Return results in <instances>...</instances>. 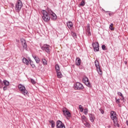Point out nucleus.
<instances>
[{"label":"nucleus","instance_id":"16","mask_svg":"<svg viewBox=\"0 0 128 128\" xmlns=\"http://www.w3.org/2000/svg\"><path fill=\"white\" fill-rule=\"evenodd\" d=\"M114 126L118 128L120 127V124L118 123V119H114L113 120Z\"/></svg>","mask_w":128,"mask_h":128},{"label":"nucleus","instance_id":"37","mask_svg":"<svg viewBox=\"0 0 128 128\" xmlns=\"http://www.w3.org/2000/svg\"><path fill=\"white\" fill-rule=\"evenodd\" d=\"M3 90H8V86H4L3 88Z\"/></svg>","mask_w":128,"mask_h":128},{"label":"nucleus","instance_id":"35","mask_svg":"<svg viewBox=\"0 0 128 128\" xmlns=\"http://www.w3.org/2000/svg\"><path fill=\"white\" fill-rule=\"evenodd\" d=\"M84 4H85L84 1L82 0L80 3V6H84Z\"/></svg>","mask_w":128,"mask_h":128},{"label":"nucleus","instance_id":"17","mask_svg":"<svg viewBox=\"0 0 128 128\" xmlns=\"http://www.w3.org/2000/svg\"><path fill=\"white\" fill-rule=\"evenodd\" d=\"M76 66H80V58H77L76 60Z\"/></svg>","mask_w":128,"mask_h":128},{"label":"nucleus","instance_id":"6","mask_svg":"<svg viewBox=\"0 0 128 128\" xmlns=\"http://www.w3.org/2000/svg\"><path fill=\"white\" fill-rule=\"evenodd\" d=\"M82 80L83 82H84L86 86H88V88H92V84H90V82L88 80V77H84Z\"/></svg>","mask_w":128,"mask_h":128},{"label":"nucleus","instance_id":"20","mask_svg":"<svg viewBox=\"0 0 128 128\" xmlns=\"http://www.w3.org/2000/svg\"><path fill=\"white\" fill-rule=\"evenodd\" d=\"M56 76L58 78H62V72H58L57 71Z\"/></svg>","mask_w":128,"mask_h":128},{"label":"nucleus","instance_id":"38","mask_svg":"<svg viewBox=\"0 0 128 128\" xmlns=\"http://www.w3.org/2000/svg\"><path fill=\"white\" fill-rule=\"evenodd\" d=\"M116 104H120V99H116Z\"/></svg>","mask_w":128,"mask_h":128},{"label":"nucleus","instance_id":"39","mask_svg":"<svg viewBox=\"0 0 128 128\" xmlns=\"http://www.w3.org/2000/svg\"><path fill=\"white\" fill-rule=\"evenodd\" d=\"M29 62H30V66H32V61L30 60H29Z\"/></svg>","mask_w":128,"mask_h":128},{"label":"nucleus","instance_id":"36","mask_svg":"<svg viewBox=\"0 0 128 128\" xmlns=\"http://www.w3.org/2000/svg\"><path fill=\"white\" fill-rule=\"evenodd\" d=\"M72 36H73V38H76V33H73L72 34Z\"/></svg>","mask_w":128,"mask_h":128},{"label":"nucleus","instance_id":"22","mask_svg":"<svg viewBox=\"0 0 128 128\" xmlns=\"http://www.w3.org/2000/svg\"><path fill=\"white\" fill-rule=\"evenodd\" d=\"M49 122L51 124L52 128H54V126H56V122H54V121L52 120L49 121Z\"/></svg>","mask_w":128,"mask_h":128},{"label":"nucleus","instance_id":"9","mask_svg":"<svg viewBox=\"0 0 128 128\" xmlns=\"http://www.w3.org/2000/svg\"><path fill=\"white\" fill-rule=\"evenodd\" d=\"M74 88L75 90H82L84 88V86L82 85V84L80 82H76L74 84Z\"/></svg>","mask_w":128,"mask_h":128},{"label":"nucleus","instance_id":"41","mask_svg":"<svg viewBox=\"0 0 128 128\" xmlns=\"http://www.w3.org/2000/svg\"><path fill=\"white\" fill-rule=\"evenodd\" d=\"M101 113H102V114H104V110H102V111L101 112Z\"/></svg>","mask_w":128,"mask_h":128},{"label":"nucleus","instance_id":"21","mask_svg":"<svg viewBox=\"0 0 128 128\" xmlns=\"http://www.w3.org/2000/svg\"><path fill=\"white\" fill-rule=\"evenodd\" d=\"M22 62H23L24 64H25L27 66L28 65V60L26 58H22Z\"/></svg>","mask_w":128,"mask_h":128},{"label":"nucleus","instance_id":"2","mask_svg":"<svg viewBox=\"0 0 128 128\" xmlns=\"http://www.w3.org/2000/svg\"><path fill=\"white\" fill-rule=\"evenodd\" d=\"M18 88L20 92H21V93L24 94V96H28V90L26 89V87L24 85L19 84Z\"/></svg>","mask_w":128,"mask_h":128},{"label":"nucleus","instance_id":"26","mask_svg":"<svg viewBox=\"0 0 128 128\" xmlns=\"http://www.w3.org/2000/svg\"><path fill=\"white\" fill-rule=\"evenodd\" d=\"M42 62L44 66H46V64H48V62H46V59L44 58L42 59Z\"/></svg>","mask_w":128,"mask_h":128},{"label":"nucleus","instance_id":"4","mask_svg":"<svg viewBox=\"0 0 128 128\" xmlns=\"http://www.w3.org/2000/svg\"><path fill=\"white\" fill-rule=\"evenodd\" d=\"M48 12V13L49 14H50L52 16V20H56V15L52 10H50V8H48L46 10Z\"/></svg>","mask_w":128,"mask_h":128},{"label":"nucleus","instance_id":"5","mask_svg":"<svg viewBox=\"0 0 128 128\" xmlns=\"http://www.w3.org/2000/svg\"><path fill=\"white\" fill-rule=\"evenodd\" d=\"M50 46L46 44H44L41 47V48L42 50H45V52H48V54H50Z\"/></svg>","mask_w":128,"mask_h":128},{"label":"nucleus","instance_id":"28","mask_svg":"<svg viewBox=\"0 0 128 128\" xmlns=\"http://www.w3.org/2000/svg\"><path fill=\"white\" fill-rule=\"evenodd\" d=\"M78 108L81 112H84V108H82V105H80L78 106Z\"/></svg>","mask_w":128,"mask_h":128},{"label":"nucleus","instance_id":"25","mask_svg":"<svg viewBox=\"0 0 128 128\" xmlns=\"http://www.w3.org/2000/svg\"><path fill=\"white\" fill-rule=\"evenodd\" d=\"M4 86H9L10 85V82L6 80H4L3 82Z\"/></svg>","mask_w":128,"mask_h":128},{"label":"nucleus","instance_id":"1","mask_svg":"<svg viewBox=\"0 0 128 128\" xmlns=\"http://www.w3.org/2000/svg\"><path fill=\"white\" fill-rule=\"evenodd\" d=\"M42 18L45 22H48L50 20V16L48 15V13L45 10H42Z\"/></svg>","mask_w":128,"mask_h":128},{"label":"nucleus","instance_id":"13","mask_svg":"<svg viewBox=\"0 0 128 128\" xmlns=\"http://www.w3.org/2000/svg\"><path fill=\"white\" fill-rule=\"evenodd\" d=\"M90 120L92 122H94V119L96 118L94 117V114H88Z\"/></svg>","mask_w":128,"mask_h":128},{"label":"nucleus","instance_id":"3","mask_svg":"<svg viewBox=\"0 0 128 128\" xmlns=\"http://www.w3.org/2000/svg\"><path fill=\"white\" fill-rule=\"evenodd\" d=\"M22 8V3L20 0H17L16 6H15V10L16 12H18L20 11Z\"/></svg>","mask_w":128,"mask_h":128},{"label":"nucleus","instance_id":"33","mask_svg":"<svg viewBox=\"0 0 128 128\" xmlns=\"http://www.w3.org/2000/svg\"><path fill=\"white\" fill-rule=\"evenodd\" d=\"M113 26H114V24H111L109 27L110 30H114V28H112Z\"/></svg>","mask_w":128,"mask_h":128},{"label":"nucleus","instance_id":"19","mask_svg":"<svg viewBox=\"0 0 128 128\" xmlns=\"http://www.w3.org/2000/svg\"><path fill=\"white\" fill-rule=\"evenodd\" d=\"M32 58L35 60L36 64H40V58H38L36 57V56H32Z\"/></svg>","mask_w":128,"mask_h":128},{"label":"nucleus","instance_id":"42","mask_svg":"<svg viewBox=\"0 0 128 128\" xmlns=\"http://www.w3.org/2000/svg\"><path fill=\"white\" fill-rule=\"evenodd\" d=\"M126 124L127 126H128V120H126Z\"/></svg>","mask_w":128,"mask_h":128},{"label":"nucleus","instance_id":"7","mask_svg":"<svg viewBox=\"0 0 128 128\" xmlns=\"http://www.w3.org/2000/svg\"><path fill=\"white\" fill-rule=\"evenodd\" d=\"M92 46L94 48V50L95 52H98L100 50L98 42H94L92 44Z\"/></svg>","mask_w":128,"mask_h":128},{"label":"nucleus","instance_id":"30","mask_svg":"<svg viewBox=\"0 0 128 128\" xmlns=\"http://www.w3.org/2000/svg\"><path fill=\"white\" fill-rule=\"evenodd\" d=\"M118 96H122V100H124V96L122 95V92H118Z\"/></svg>","mask_w":128,"mask_h":128},{"label":"nucleus","instance_id":"10","mask_svg":"<svg viewBox=\"0 0 128 128\" xmlns=\"http://www.w3.org/2000/svg\"><path fill=\"white\" fill-rule=\"evenodd\" d=\"M110 118L112 120H118V118L116 117V113L114 111H111L110 112Z\"/></svg>","mask_w":128,"mask_h":128},{"label":"nucleus","instance_id":"27","mask_svg":"<svg viewBox=\"0 0 128 128\" xmlns=\"http://www.w3.org/2000/svg\"><path fill=\"white\" fill-rule=\"evenodd\" d=\"M56 72H58V70H60V66H58V64H56Z\"/></svg>","mask_w":128,"mask_h":128},{"label":"nucleus","instance_id":"31","mask_svg":"<svg viewBox=\"0 0 128 128\" xmlns=\"http://www.w3.org/2000/svg\"><path fill=\"white\" fill-rule=\"evenodd\" d=\"M84 112L85 115L88 114V108H85L84 110Z\"/></svg>","mask_w":128,"mask_h":128},{"label":"nucleus","instance_id":"29","mask_svg":"<svg viewBox=\"0 0 128 128\" xmlns=\"http://www.w3.org/2000/svg\"><path fill=\"white\" fill-rule=\"evenodd\" d=\"M84 124L86 126V128H90V123L86 121L85 123H84Z\"/></svg>","mask_w":128,"mask_h":128},{"label":"nucleus","instance_id":"32","mask_svg":"<svg viewBox=\"0 0 128 128\" xmlns=\"http://www.w3.org/2000/svg\"><path fill=\"white\" fill-rule=\"evenodd\" d=\"M30 82L32 84H36V80H34L31 78Z\"/></svg>","mask_w":128,"mask_h":128},{"label":"nucleus","instance_id":"11","mask_svg":"<svg viewBox=\"0 0 128 128\" xmlns=\"http://www.w3.org/2000/svg\"><path fill=\"white\" fill-rule=\"evenodd\" d=\"M62 112L65 116H68V118H70V112L65 110H63Z\"/></svg>","mask_w":128,"mask_h":128},{"label":"nucleus","instance_id":"18","mask_svg":"<svg viewBox=\"0 0 128 128\" xmlns=\"http://www.w3.org/2000/svg\"><path fill=\"white\" fill-rule=\"evenodd\" d=\"M81 120L82 122H86L88 120V118H86V116L84 115L81 116Z\"/></svg>","mask_w":128,"mask_h":128},{"label":"nucleus","instance_id":"23","mask_svg":"<svg viewBox=\"0 0 128 128\" xmlns=\"http://www.w3.org/2000/svg\"><path fill=\"white\" fill-rule=\"evenodd\" d=\"M97 72L99 74H102V72L100 70V67H98V68H96Z\"/></svg>","mask_w":128,"mask_h":128},{"label":"nucleus","instance_id":"14","mask_svg":"<svg viewBox=\"0 0 128 128\" xmlns=\"http://www.w3.org/2000/svg\"><path fill=\"white\" fill-rule=\"evenodd\" d=\"M66 24L68 28H70V30H72V26H74V24H72V22L70 21H68Z\"/></svg>","mask_w":128,"mask_h":128},{"label":"nucleus","instance_id":"34","mask_svg":"<svg viewBox=\"0 0 128 128\" xmlns=\"http://www.w3.org/2000/svg\"><path fill=\"white\" fill-rule=\"evenodd\" d=\"M102 50H106V45H104V44L102 45Z\"/></svg>","mask_w":128,"mask_h":128},{"label":"nucleus","instance_id":"44","mask_svg":"<svg viewBox=\"0 0 128 128\" xmlns=\"http://www.w3.org/2000/svg\"><path fill=\"white\" fill-rule=\"evenodd\" d=\"M72 128V127H71V128Z\"/></svg>","mask_w":128,"mask_h":128},{"label":"nucleus","instance_id":"12","mask_svg":"<svg viewBox=\"0 0 128 128\" xmlns=\"http://www.w3.org/2000/svg\"><path fill=\"white\" fill-rule=\"evenodd\" d=\"M21 44L24 48L26 49L28 46L26 45V40H24V39L21 40Z\"/></svg>","mask_w":128,"mask_h":128},{"label":"nucleus","instance_id":"43","mask_svg":"<svg viewBox=\"0 0 128 128\" xmlns=\"http://www.w3.org/2000/svg\"><path fill=\"white\" fill-rule=\"evenodd\" d=\"M124 63H125V64H126V62H124Z\"/></svg>","mask_w":128,"mask_h":128},{"label":"nucleus","instance_id":"40","mask_svg":"<svg viewBox=\"0 0 128 128\" xmlns=\"http://www.w3.org/2000/svg\"><path fill=\"white\" fill-rule=\"evenodd\" d=\"M31 66H32V68H36V66L34 64H31Z\"/></svg>","mask_w":128,"mask_h":128},{"label":"nucleus","instance_id":"15","mask_svg":"<svg viewBox=\"0 0 128 128\" xmlns=\"http://www.w3.org/2000/svg\"><path fill=\"white\" fill-rule=\"evenodd\" d=\"M86 32H88V36H90L92 34L90 33V24H88Z\"/></svg>","mask_w":128,"mask_h":128},{"label":"nucleus","instance_id":"24","mask_svg":"<svg viewBox=\"0 0 128 128\" xmlns=\"http://www.w3.org/2000/svg\"><path fill=\"white\" fill-rule=\"evenodd\" d=\"M95 66L96 68H100V63H98V60H95Z\"/></svg>","mask_w":128,"mask_h":128},{"label":"nucleus","instance_id":"8","mask_svg":"<svg viewBox=\"0 0 128 128\" xmlns=\"http://www.w3.org/2000/svg\"><path fill=\"white\" fill-rule=\"evenodd\" d=\"M56 128H66V126H64V124L60 120L56 121Z\"/></svg>","mask_w":128,"mask_h":128}]
</instances>
